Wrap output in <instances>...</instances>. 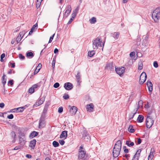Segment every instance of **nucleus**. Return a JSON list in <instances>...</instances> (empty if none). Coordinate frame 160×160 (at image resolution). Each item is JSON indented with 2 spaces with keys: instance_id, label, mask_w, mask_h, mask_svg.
<instances>
[{
  "instance_id": "nucleus-28",
  "label": "nucleus",
  "mask_w": 160,
  "mask_h": 160,
  "mask_svg": "<svg viewBox=\"0 0 160 160\" xmlns=\"http://www.w3.org/2000/svg\"><path fill=\"white\" fill-rule=\"evenodd\" d=\"M126 144L129 147L132 146L134 145V142H131V141L130 140H127L126 141Z\"/></svg>"
},
{
  "instance_id": "nucleus-59",
  "label": "nucleus",
  "mask_w": 160,
  "mask_h": 160,
  "mask_svg": "<svg viewBox=\"0 0 160 160\" xmlns=\"http://www.w3.org/2000/svg\"><path fill=\"white\" fill-rule=\"evenodd\" d=\"M79 10V8L78 7H77L76 9H75L73 11V12L76 14L77 13V12H78V11Z\"/></svg>"
},
{
  "instance_id": "nucleus-3",
  "label": "nucleus",
  "mask_w": 160,
  "mask_h": 160,
  "mask_svg": "<svg viewBox=\"0 0 160 160\" xmlns=\"http://www.w3.org/2000/svg\"><path fill=\"white\" fill-rule=\"evenodd\" d=\"M83 148L82 146L80 147L79 151V155L78 158L79 159H82L83 160H87L88 157L86 155V152L83 150Z\"/></svg>"
},
{
  "instance_id": "nucleus-56",
  "label": "nucleus",
  "mask_w": 160,
  "mask_h": 160,
  "mask_svg": "<svg viewBox=\"0 0 160 160\" xmlns=\"http://www.w3.org/2000/svg\"><path fill=\"white\" fill-rule=\"evenodd\" d=\"M19 57L20 58L22 59H24L25 58V57L24 56H23L22 54H19Z\"/></svg>"
},
{
  "instance_id": "nucleus-43",
  "label": "nucleus",
  "mask_w": 160,
  "mask_h": 160,
  "mask_svg": "<svg viewBox=\"0 0 160 160\" xmlns=\"http://www.w3.org/2000/svg\"><path fill=\"white\" fill-rule=\"evenodd\" d=\"M142 101H139L138 102V106L136 108H138V109L141 106H142Z\"/></svg>"
},
{
  "instance_id": "nucleus-42",
  "label": "nucleus",
  "mask_w": 160,
  "mask_h": 160,
  "mask_svg": "<svg viewBox=\"0 0 160 160\" xmlns=\"http://www.w3.org/2000/svg\"><path fill=\"white\" fill-rule=\"evenodd\" d=\"M141 152V149H138L136 152V153H135V156H139V157H140V153Z\"/></svg>"
},
{
  "instance_id": "nucleus-41",
  "label": "nucleus",
  "mask_w": 160,
  "mask_h": 160,
  "mask_svg": "<svg viewBox=\"0 0 160 160\" xmlns=\"http://www.w3.org/2000/svg\"><path fill=\"white\" fill-rule=\"evenodd\" d=\"M41 2L37 0V2L36 3V6L37 8H39Z\"/></svg>"
},
{
  "instance_id": "nucleus-37",
  "label": "nucleus",
  "mask_w": 160,
  "mask_h": 160,
  "mask_svg": "<svg viewBox=\"0 0 160 160\" xmlns=\"http://www.w3.org/2000/svg\"><path fill=\"white\" fill-rule=\"evenodd\" d=\"M38 27V24L37 23H36L32 27V28L31 29L33 31H35V30L37 29V28H36Z\"/></svg>"
},
{
  "instance_id": "nucleus-32",
  "label": "nucleus",
  "mask_w": 160,
  "mask_h": 160,
  "mask_svg": "<svg viewBox=\"0 0 160 160\" xmlns=\"http://www.w3.org/2000/svg\"><path fill=\"white\" fill-rule=\"evenodd\" d=\"M16 110L17 112H22L24 110L23 107H21L18 108H16Z\"/></svg>"
},
{
  "instance_id": "nucleus-54",
  "label": "nucleus",
  "mask_w": 160,
  "mask_h": 160,
  "mask_svg": "<svg viewBox=\"0 0 160 160\" xmlns=\"http://www.w3.org/2000/svg\"><path fill=\"white\" fill-rule=\"evenodd\" d=\"M153 66L155 68H157L158 67V64L157 61H154L153 62Z\"/></svg>"
},
{
  "instance_id": "nucleus-14",
  "label": "nucleus",
  "mask_w": 160,
  "mask_h": 160,
  "mask_svg": "<svg viewBox=\"0 0 160 160\" xmlns=\"http://www.w3.org/2000/svg\"><path fill=\"white\" fill-rule=\"evenodd\" d=\"M94 106L92 103H90L89 105H87L86 107V108L87 111L89 112H92L93 111Z\"/></svg>"
},
{
  "instance_id": "nucleus-45",
  "label": "nucleus",
  "mask_w": 160,
  "mask_h": 160,
  "mask_svg": "<svg viewBox=\"0 0 160 160\" xmlns=\"http://www.w3.org/2000/svg\"><path fill=\"white\" fill-rule=\"evenodd\" d=\"M153 157V154H151V152H150L149 155L148 156V160H152Z\"/></svg>"
},
{
  "instance_id": "nucleus-53",
  "label": "nucleus",
  "mask_w": 160,
  "mask_h": 160,
  "mask_svg": "<svg viewBox=\"0 0 160 160\" xmlns=\"http://www.w3.org/2000/svg\"><path fill=\"white\" fill-rule=\"evenodd\" d=\"M63 109L62 107H60L58 108V111L59 113H62L63 112Z\"/></svg>"
},
{
  "instance_id": "nucleus-25",
  "label": "nucleus",
  "mask_w": 160,
  "mask_h": 160,
  "mask_svg": "<svg viewBox=\"0 0 160 160\" xmlns=\"http://www.w3.org/2000/svg\"><path fill=\"white\" fill-rule=\"evenodd\" d=\"M144 117L142 115H139L137 119V121L139 122H142L143 121Z\"/></svg>"
},
{
  "instance_id": "nucleus-11",
  "label": "nucleus",
  "mask_w": 160,
  "mask_h": 160,
  "mask_svg": "<svg viewBox=\"0 0 160 160\" xmlns=\"http://www.w3.org/2000/svg\"><path fill=\"white\" fill-rule=\"evenodd\" d=\"M77 110L78 108L74 106L72 107L69 111L70 114L72 115H75L76 113Z\"/></svg>"
},
{
  "instance_id": "nucleus-18",
  "label": "nucleus",
  "mask_w": 160,
  "mask_h": 160,
  "mask_svg": "<svg viewBox=\"0 0 160 160\" xmlns=\"http://www.w3.org/2000/svg\"><path fill=\"white\" fill-rule=\"evenodd\" d=\"M114 66L112 62L108 63L106 66V68L109 69L111 71L114 70Z\"/></svg>"
},
{
  "instance_id": "nucleus-51",
  "label": "nucleus",
  "mask_w": 160,
  "mask_h": 160,
  "mask_svg": "<svg viewBox=\"0 0 160 160\" xmlns=\"http://www.w3.org/2000/svg\"><path fill=\"white\" fill-rule=\"evenodd\" d=\"M139 156H135V155L134 156L132 160H138L139 158Z\"/></svg>"
},
{
  "instance_id": "nucleus-39",
  "label": "nucleus",
  "mask_w": 160,
  "mask_h": 160,
  "mask_svg": "<svg viewBox=\"0 0 160 160\" xmlns=\"http://www.w3.org/2000/svg\"><path fill=\"white\" fill-rule=\"evenodd\" d=\"M35 89H34L32 87V86L31 88H30L28 92L29 93H32L34 92Z\"/></svg>"
},
{
  "instance_id": "nucleus-63",
  "label": "nucleus",
  "mask_w": 160,
  "mask_h": 160,
  "mask_svg": "<svg viewBox=\"0 0 160 160\" xmlns=\"http://www.w3.org/2000/svg\"><path fill=\"white\" fill-rule=\"evenodd\" d=\"M9 63H10V64L12 65L11 67L12 68H14L15 67V63H12L11 62H9Z\"/></svg>"
},
{
  "instance_id": "nucleus-10",
  "label": "nucleus",
  "mask_w": 160,
  "mask_h": 160,
  "mask_svg": "<svg viewBox=\"0 0 160 160\" xmlns=\"http://www.w3.org/2000/svg\"><path fill=\"white\" fill-rule=\"evenodd\" d=\"M72 84L70 82H66L64 84V87L65 88L68 90L72 89L73 88Z\"/></svg>"
},
{
  "instance_id": "nucleus-61",
  "label": "nucleus",
  "mask_w": 160,
  "mask_h": 160,
  "mask_svg": "<svg viewBox=\"0 0 160 160\" xmlns=\"http://www.w3.org/2000/svg\"><path fill=\"white\" fill-rule=\"evenodd\" d=\"M21 148V147L20 146H17L15 147L14 148V150H17L20 149V148Z\"/></svg>"
},
{
  "instance_id": "nucleus-33",
  "label": "nucleus",
  "mask_w": 160,
  "mask_h": 160,
  "mask_svg": "<svg viewBox=\"0 0 160 160\" xmlns=\"http://www.w3.org/2000/svg\"><path fill=\"white\" fill-rule=\"evenodd\" d=\"M95 53V52L94 50L89 51L88 52V55L89 57H91L94 55Z\"/></svg>"
},
{
  "instance_id": "nucleus-17",
  "label": "nucleus",
  "mask_w": 160,
  "mask_h": 160,
  "mask_svg": "<svg viewBox=\"0 0 160 160\" xmlns=\"http://www.w3.org/2000/svg\"><path fill=\"white\" fill-rule=\"evenodd\" d=\"M67 131H64L62 132L60 136V138H64V139L66 138L67 137Z\"/></svg>"
},
{
  "instance_id": "nucleus-16",
  "label": "nucleus",
  "mask_w": 160,
  "mask_h": 160,
  "mask_svg": "<svg viewBox=\"0 0 160 160\" xmlns=\"http://www.w3.org/2000/svg\"><path fill=\"white\" fill-rule=\"evenodd\" d=\"M19 143L22 146L24 145L26 142V138L25 137L19 138Z\"/></svg>"
},
{
  "instance_id": "nucleus-46",
  "label": "nucleus",
  "mask_w": 160,
  "mask_h": 160,
  "mask_svg": "<svg viewBox=\"0 0 160 160\" xmlns=\"http://www.w3.org/2000/svg\"><path fill=\"white\" fill-rule=\"evenodd\" d=\"M42 67V64L41 63L38 64V65L36 67V69H37L38 71H39Z\"/></svg>"
},
{
  "instance_id": "nucleus-58",
  "label": "nucleus",
  "mask_w": 160,
  "mask_h": 160,
  "mask_svg": "<svg viewBox=\"0 0 160 160\" xmlns=\"http://www.w3.org/2000/svg\"><path fill=\"white\" fill-rule=\"evenodd\" d=\"M135 52H131L130 54V56L131 57H133L135 55Z\"/></svg>"
},
{
  "instance_id": "nucleus-20",
  "label": "nucleus",
  "mask_w": 160,
  "mask_h": 160,
  "mask_svg": "<svg viewBox=\"0 0 160 160\" xmlns=\"http://www.w3.org/2000/svg\"><path fill=\"white\" fill-rule=\"evenodd\" d=\"M36 142V141L35 139H33L30 142V144L29 146L31 147L32 149H34L35 147Z\"/></svg>"
},
{
  "instance_id": "nucleus-1",
  "label": "nucleus",
  "mask_w": 160,
  "mask_h": 160,
  "mask_svg": "<svg viewBox=\"0 0 160 160\" xmlns=\"http://www.w3.org/2000/svg\"><path fill=\"white\" fill-rule=\"evenodd\" d=\"M153 114L155 115V113L152 111L149 112L148 114L146 120V125L148 128H150L153 124Z\"/></svg>"
},
{
  "instance_id": "nucleus-13",
  "label": "nucleus",
  "mask_w": 160,
  "mask_h": 160,
  "mask_svg": "<svg viewBox=\"0 0 160 160\" xmlns=\"http://www.w3.org/2000/svg\"><path fill=\"white\" fill-rule=\"evenodd\" d=\"M138 111V108H136L132 112H131L129 116V120H130L132 119L134 115L137 113Z\"/></svg>"
},
{
  "instance_id": "nucleus-62",
  "label": "nucleus",
  "mask_w": 160,
  "mask_h": 160,
  "mask_svg": "<svg viewBox=\"0 0 160 160\" xmlns=\"http://www.w3.org/2000/svg\"><path fill=\"white\" fill-rule=\"evenodd\" d=\"M126 147L125 146H124L123 147V148H125L124 149V152L125 153H128V149L125 148Z\"/></svg>"
},
{
  "instance_id": "nucleus-47",
  "label": "nucleus",
  "mask_w": 160,
  "mask_h": 160,
  "mask_svg": "<svg viewBox=\"0 0 160 160\" xmlns=\"http://www.w3.org/2000/svg\"><path fill=\"white\" fill-rule=\"evenodd\" d=\"M63 97L64 99L67 100L69 98V96L68 94H65Z\"/></svg>"
},
{
  "instance_id": "nucleus-21",
  "label": "nucleus",
  "mask_w": 160,
  "mask_h": 160,
  "mask_svg": "<svg viewBox=\"0 0 160 160\" xmlns=\"http://www.w3.org/2000/svg\"><path fill=\"white\" fill-rule=\"evenodd\" d=\"M23 35V33L22 32H20L19 33L16 39V41L17 42V43H18L21 41Z\"/></svg>"
},
{
  "instance_id": "nucleus-52",
  "label": "nucleus",
  "mask_w": 160,
  "mask_h": 160,
  "mask_svg": "<svg viewBox=\"0 0 160 160\" xmlns=\"http://www.w3.org/2000/svg\"><path fill=\"white\" fill-rule=\"evenodd\" d=\"M60 84L58 82H56L53 85L54 88H58Z\"/></svg>"
},
{
  "instance_id": "nucleus-8",
  "label": "nucleus",
  "mask_w": 160,
  "mask_h": 160,
  "mask_svg": "<svg viewBox=\"0 0 160 160\" xmlns=\"http://www.w3.org/2000/svg\"><path fill=\"white\" fill-rule=\"evenodd\" d=\"M71 6L70 5H68L66 8L65 12L64 13L63 15L64 18H66L71 12Z\"/></svg>"
},
{
  "instance_id": "nucleus-24",
  "label": "nucleus",
  "mask_w": 160,
  "mask_h": 160,
  "mask_svg": "<svg viewBox=\"0 0 160 160\" xmlns=\"http://www.w3.org/2000/svg\"><path fill=\"white\" fill-rule=\"evenodd\" d=\"M38 133L37 132L34 131L32 132L30 134L29 137L30 138H32L38 135Z\"/></svg>"
},
{
  "instance_id": "nucleus-48",
  "label": "nucleus",
  "mask_w": 160,
  "mask_h": 160,
  "mask_svg": "<svg viewBox=\"0 0 160 160\" xmlns=\"http://www.w3.org/2000/svg\"><path fill=\"white\" fill-rule=\"evenodd\" d=\"M58 142L59 143L62 145H63L65 143V142L63 140H59Z\"/></svg>"
},
{
  "instance_id": "nucleus-30",
  "label": "nucleus",
  "mask_w": 160,
  "mask_h": 160,
  "mask_svg": "<svg viewBox=\"0 0 160 160\" xmlns=\"http://www.w3.org/2000/svg\"><path fill=\"white\" fill-rule=\"evenodd\" d=\"M10 135L12 138L13 139L14 142L16 140V134L15 132L14 131L10 133Z\"/></svg>"
},
{
  "instance_id": "nucleus-9",
  "label": "nucleus",
  "mask_w": 160,
  "mask_h": 160,
  "mask_svg": "<svg viewBox=\"0 0 160 160\" xmlns=\"http://www.w3.org/2000/svg\"><path fill=\"white\" fill-rule=\"evenodd\" d=\"M122 147L121 142L120 140L118 141L115 144L113 149L119 150H121Z\"/></svg>"
},
{
  "instance_id": "nucleus-60",
  "label": "nucleus",
  "mask_w": 160,
  "mask_h": 160,
  "mask_svg": "<svg viewBox=\"0 0 160 160\" xmlns=\"http://www.w3.org/2000/svg\"><path fill=\"white\" fill-rule=\"evenodd\" d=\"M13 80H10L8 82V84H10L11 86H12L13 84Z\"/></svg>"
},
{
  "instance_id": "nucleus-15",
  "label": "nucleus",
  "mask_w": 160,
  "mask_h": 160,
  "mask_svg": "<svg viewBox=\"0 0 160 160\" xmlns=\"http://www.w3.org/2000/svg\"><path fill=\"white\" fill-rule=\"evenodd\" d=\"M120 150H119L117 149H113L112 151V155L113 156L114 158L117 157L119 155Z\"/></svg>"
},
{
  "instance_id": "nucleus-2",
  "label": "nucleus",
  "mask_w": 160,
  "mask_h": 160,
  "mask_svg": "<svg viewBox=\"0 0 160 160\" xmlns=\"http://www.w3.org/2000/svg\"><path fill=\"white\" fill-rule=\"evenodd\" d=\"M152 17L155 22H157L160 18V9L157 8L153 12Z\"/></svg>"
},
{
  "instance_id": "nucleus-34",
  "label": "nucleus",
  "mask_w": 160,
  "mask_h": 160,
  "mask_svg": "<svg viewBox=\"0 0 160 160\" xmlns=\"http://www.w3.org/2000/svg\"><path fill=\"white\" fill-rule=\"evenodd\" d=\"M90 21L91 23H95L96 22V18L94 17H92Z\"/></svg>"
},
{
  "instance_id": "nucleus-27",
  "label": "nucleus",
  "mask_w": 160,
  "mask_h": 160,
  "mask_svg": "<svg viewBox=\"0 0 160 160\" xmlns=\"http://www.w3.org/2000/svg\"><path fill=\"white\" fill-rule=\"evenodd\" d=\"M34 56V54L31 52H28L26 53V56L29 58H32Z\"/></svg>"
},
{
  "instance_id": "nucleus-64",
  "label": "nucleus",
  "mask_w": 160,
  "mask_h": 160,
  "mask_svg": "<svg viewBox=\"0 0 160 160\" xmlns=\"http://www.w3.org/2000/svg\"><path fill=\"white\" fill-rule=\"evenodd\" d=\"M141 142V140L140 138H138V143L139 144Z\"/></svg>"
},
{
  "instance_id": "nucleus-4",
  "label": "nucleus",
  "mask_w": 160,
  "mask_h": 160,
  "mask_svg": "<svg viewBox=\"0 0 160 160\" xmlns=\"http://www.w3.org/2000/svg\"><path fill=\"white\" fill-rule=\"evenodd\" d=\"M81 132L82 134V138L84 139L86 141H88L90 138L89 134L85 128H83Z\"/></svg>"
},
{
  "instance_id": "nucleus-22",
  "label": "nucleus",
  "mask_w": 160,
  "mask_h": 160,
  "mask_svg": "<svg viewBox=\"0 0 160 160\" xmlns=\"http://www.w3.org/2000/svg\"><path fill=\"white\" fill-rule=\"evenodd\" d=\"M45 126V122L43 119L41 118L39 122V126L40 128H42Z\"/></svg>"
},
{
  "instance_id": "nucleus-6",
  "label": "nucleus",
  "mask_w": 160,
  "mask_h": 160,
  "mask_svg": "<svg viewBox=\"0 0 160 160\" xmlns=\"http://www.w3.org/2000/svg\"><path fill=\"white\" fill-rule=\"evenodd\" d=\"M147 78V75L145 72H142L140 77L139 83L142 84L145 81Z\"/></svg>"
},
{
  "instance_id": "nucleus-35",
  "label": "nucleus",
  "mask_w": 160,
  "mask_h": 160,
  "mask_svg": "<svg viewBox=\"0 0 160 160\" xmlns=\"http://www.w3.org/2000/svg\"><path fill=\"white\" fill-rule=\"evenodd\" d=\"M52 145L54 147H57L59 146V144L57 142L54 141L52 142Z\"/></svg>"
},
{
  "instance_id": "nucleus-31",
  "label": "nucleus",
  "mask_w": 160,
  "mask_h": 160,
  "mask_svg": "<svg viewBox=\"0 0 160 160\" xmlns=\"http://www.w3.org/2000/svg\"><path fill=\"white\" fill-rule=\"evenodd\" d=\"M128 131L129 132L131 133H133L135 131L134 129L133 128V127L132 125L129 126L128 128Z\"/></svg>"
},
{
  "instance_id": "nucleus-7",
  "label": "nucleus",
  "mask_w": 160,
  "mask_h": 160,
  "mask_svg": "<svg viewBox=\"0 0 160 160\" xmlns=\"http://www.w3.org/2000/svg\"><path fill=\"white\" fill-rule=\"evenodd\" d=\"M115 71L116 73L118 74L120 76H121L125 72V68L123 67L117 68L115 67Z\"/></svg>"
},
{
  "instance_id": "nucleus-49",
  "label": "nucleus",
  "mask_w": 160,
  "mask_h": 160,
  "mask_svg": "<svg viewBox=\"0 0 160 160\" xmlns=\"http://www.w3.org/2000/svg\"><path fill=\"white\" fill-rule=\"evenodd\" d=\"M54 35H55V34H54L52 36H51L50 37V39H49V42H48V43H51L52 42V40L53 39V38H54Z\"/></svg>"
},
{
  "instance_id": "nucleus-29",
  "label": "nucleus",
  "mask_w": 160,
  "mask_h": 160,
  "mask_svg": "<svg viewBox=\"0 0 160 160\" xmlns=\"http://www.w3.org/2000/svg\"><path fill=\"white\" fill-rule=\"evenodd\" d=\"M5 77L6 75L5 74H3L2 78V83L4 86L6 82V79L5 78Z\"/></svg>"
},
{
  "instance_id": "nucleus-23",
  "label": "nucleus",
  "mask_w": 160,
  "mask_h": 160,
  "mask_svg": "<svg viewBox=\"0 0 160 160\" xmlns=\"http://www.w3.org/2000/svg\"><path fill=\"white\" fill-rule=\"evenodd\" d=\"M148 90L150 92H151L153 89L152 84L151 82L148 81L147 83Z\"/></svg>"
},
{
  "instance_id": "nucleus-36",
  "label": "nucleus",
  "mask_w": 160,
  "mask_h": 160,
  "mask_svg": "<svg viewBox=\"0 0 160 160\" xmlns=\"http://www.w3.org/2000/svg\"><path fill=\"white\" fill-rule=\"evenodd\" d=\"M143 68V64L142 62H141L138 63V69L139 70H142Z\"/></svg>"
},
{
  "instance_id": "nucleus-26",
  "label": "nucleus",
  "mask_w": 160,
  "mask_h": 160,
  "mask_svg": "<svg viewBox=\"0 0 160 160\" xmlns=\"http://www.w3.org/2000/svg\"><path fill=\"white\" fill-rule=\"evenodd\" d=\"M80 74V72L79 71H78L77 75L76 76L77 79V82L78 83H80L81 82L80 81L81 79V76Z\"/></svg>"
},
{
  "instance_id": "nucleus-44",
  "label": "nucleus",
  "mask_w": 160,
  "mask_h": 160,
  "mask_svg": "<svg viewBox=\"0 0 160 160\" xmlns=\"http://www.w3.org/2000/svg\"><path fill=\"white\" fill-rule=\"evenodd\" d=\"M56 62V58H54L53 59L52 62V67L53 68H54L55 67V63Z\"/></svg>"
},
{
  "instance_id": "nucleus-57",
  "label": "nucleus",
  "mask_w": 160,
  "mask_h": 160,
  "mask_svg": "<svg viewBox=\"0 0 160 160\" xmlns=\"http://www.w3.org/2000/svg\"><path fill=\"white\" fill-rule=\"evenodd\" d=\"M7 118L9 119H12L13 118V116L12 114H11L8 115Z\"/></svg>"
},
{
  "instance_id": "nucleus-19",
  "label": "nucleus",
  "mask_w": 160,
  "mask_h": 160,
  "mask_svg": "<svg viewBox=\"0 0 160 160\" xmlns=\"http://www.w3.org/2000/svg\"><path fill=\"white\" fill-rule=\"evenodd\" d=\"M120 33L119 32H116L111 33L112 36L115 39H118Z\"/></svg>"
},
{
  "instance_id": "nucleus-5",
  "label": "nucleus",
  "mask_w": 160,
  "mask_h": 160,
  "mask_svg": "<svg viewBox=\"0 0 160 160\" xmlns=\"http://www.w3.org/2000/svg\"><path fill=\"white\" fill-rule=\"evenodd\" d=\"M101 41L98 38L95 40H94L93 42V48L94 49H97L98 47H102Z\"/></svg>"
},
{
  "instance_id": "nucleus-12",
  "label": "nucleus",
  "mask_w": 160,
  "mask_h": 160,
  "mask_svg": "<svg viewBox=\"0 0 160 160\" xmlns=\"http://www.w3.org/2000/svg\"><path fill=\"white\" fill-rule=\"evenodd\" d=\"M45 98L44 97H42L40 98L38 101L36 102L34 106L37 107L42 104L45 100Z\"/></svg>"
},
{
  "instance_id": "nucleus-40",
  "label": "nucleus",
  "mask_w": 160,
  "mask_h": 160,
  "mask_svg": "<svg viewBox=\"0 0 160 160\" xmlns=\"http://www.w3.org/2000/svg\"><path fill=\"white\" fill-rule=\"evenodd\" d=\"M21 137L23 138L25 137L24 133L22 132H20L19 133V135L18 136V138Z\"/></svg>"
},
{
  "instance_id": "nucleus-50",
  "label": "nucleus",
  "mask_w": 160,
  "mask_h": 160,
  "mask_svg": "<svg viewBox=\"0 0 160 160\" xmlns=\"http://www.w3.org/2000/svg\"><path fill=\"white\" fill-rule=\"evenodd\" d=\"M148 39V35H147L145 37V39L144 40V42H144L146 44L147 43Z\"/></svg>"
},
{
  "instance_id": "nucleus-38",
  "label": "nucleus",
  "mask_w": 160,
  "mask_h": 160,
  "mask_svg": "<svg viewBox=\"0 0 160 160\" xmlns=\"http://www.w3.org/2000/svg\"><path fill=\"white\" fill-rule=\"evenodd\" d=\"M40 84L39 83H37L36 84L33 85L32 87L34 89L40 87Z\"/></svg>"
},
{
  "instance_id": "nucleus-55",
  "label": "nucleus",
  "mask_w": 160,
  "mask_h": 160,
  "mask_svg": "<svg viewBox=\"0 0 160 160\" xmlns=\"http://www.w3.org/2000/svg\"><path fill=\"white\" fill-rule=\"evenodd\" d=\"M101 60V59L100 58H97L95 59L92 60V61H94V62H98L100 61Z\"/></svg>"
}]
</instances>
